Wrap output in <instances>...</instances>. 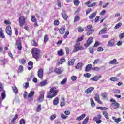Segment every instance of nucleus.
I'll list each match as a JSON object with an SVG mask.
<instances>
[{"label": "nucleus", "instance_id": "nucleus-1", "mask_svg": "<svg viewBox=\"0 0 124 124\" xmlns=\"http://www.w3.org/2000/svg\"><path fill=\"white\" fill-rule=\"evenodd\" d=\"M56 89H57L56 87H53L50 89L49 93H48L49 95H47V98L52 99L57 95V93H59V90H56Z\"/></svg>", "mask_w": 124, "mask_h": 124}, {"label": "nucleus", "instance_id": "nucleus-2", "mask_svg": "<svg viewBox=\"0 0 124 124\" xmlns=\"http://www.w3.org/2000/svg\"><path fill=\"white\" fill-rule=\"evenodd\" d=\"M32 55L36 61H39V58H40L39 49H37V48L32 49Z\"/></svg>", "mask_w": 124, "mask_h": 124}, {"label": "nucleus", "instance_id": "nucleus-3", "mask_svg": "<svg viewBox=\"0 0 124 124\" xmlns=\"http://www.w3.org/2000/svg\"><path fill=\"white\" fill-rule=\"evenodd\" d=\"M25 22H26V19L25 18V16H21L19 17V23L20 27H23V26L25 25Z\"/></svg>", "mask_w": 124, "mask_h": 124}, {"label": "nucleus", "instance_id": "nucleus-4", "mask_svg": "<svg viewBox=\"0 0 124 124\" xmlns=\"http://www.w3.org/2000/svg\"><path fill=\"white\" fill-rule=\"evenodd\" d=\"M44 91H42L40 93V95L39 96L38 98V101H39L40 102H42L43 100H44Z\"/></svg>", "mask_w": 124, "mask_h": 124}, {"label": "nucleus", "instance_id": "nucleus-5", "mask_svg": "<svg viewBox=\"0 0 124 124\" xmlns=\"http://www.w3.org/2000/svg\"><path fill=\"white\" fill-rule=\"evenodd\" d=\"M110 107L112 110H114V109H117V108L120 107V104L118 102L112 103L110 105Z\"/></svg>", "mask_w": 124, "mask_h": 124}, {"label": "nucleus", "instance_id": "nucleus-6", "mask_svg": "<svg viewBox=\"0 0 124 124\" xmlns=\"http://www.w3.org/2000/svg\"><path fill=\"white\" fill-rule=\"evenodd\" d=\"M16 44L17 46V49L19 51H21L23 49V46H22V42L20 40H17L16 41Z\"/></svg>", "mask_w": 124, "mask_h": 124}, {"label": "nucleus", "instance_id": "nucleus-7", "mask_svg": "<svg viewBox=\"0 0 124 124\" xmlns=\"http://www.w3.org/2000/svg\"><path fill=\"white\" fill-rule=\"evenodd\" d=\"M115 42H116V40L111 39L108 42L107 46H108V47L115 46Z\"/></svg>", "mask_w": 124, "mask_h": 124}, {"label": "nucleus", "instance_id": "nucleus-8", "mask_svg": "<svg viewBox=\"0 0 124 124\" xmlns=\"http://www.w3.org/2000/svg\"><path fill=\"white\" fill-rule=\"evenodd\" d=\"M91 2L92 1H91L90 0L88 1L85 3V5H87L88 7H93V6H95V5L97 4V2H93V3L91 4Z\"/></svg>", "mask_w": 124, "mask_h": 124}, {"label": "nucleus", "instance_id": "nucleus-9", "mask_svg": "<svg viewBox=\"0 0 124 124\" xmlns=\"http://www.w3.org/2000/svg\"><path fill=\"white\" fill-rule=\"evenodd\" d=\"M6 32L8 35H10L11 36L12 35V31L11 30V27L10 26H7L6 28Z\"/></svg>", "mask_w": 124, "mask_h": 124}, {"label": "nucleus", "instance_id": "nucleus-10", "mask_svg": "<svg viewBox=\"0 0 124 124\" xmlns=\"http://www.w3.org/2000/svg\"><path fill=\"white\" fill-rule=\"evenodd\" d=\"M92 42H93V38L90 37L87 40L86 43L84 44V46H85V47H88V46H90Z\"/></svg>", "mask_w": 124, "mask_h": 124}, {"label": "nucleus", "instance_id": "nucleus-11", "mask_svg": "<svg viewBox=\"0 0 124 124\" xmlns=\"http://www.w3.org/2000/svg\"><path fill=\"white\" fill-rule=\"evenodd\" d=\"M75 50H73V52H78V51H80L81 50H84V48L81 46H78V45H76L75 46Z\"/></svg>", "mask_w": 124, "mask_h": 124}, {"label": "nucleus", "instance_id": "nucleus-12", "mask_svg": "<svg viewBox=\"0 0 124 124\" xmlns=\"http://www.w3.org/2000/svg\"><path fill=\"white\" fill-rule=\"evenodd\" d=\"M100 78H101V75L95 76V77L90 78V80L96 81H98V80H99V79H100Z\"/></svg>", "mask_w": 124, "mask_h": 124}, {"label": "nucleus", "instance_id": "nucleus-13", "mask_svg": "<svg viewBox=\"0 0 124 124\" xmlns=\"http://www.w3.org/2000/svg\"><path fill=\"white\" fill-rule=\"evenodd\" d=\"M38 76L40 79L43 78V69H40L38 71Z\"/></svg>", "mask_w": 124, "mask_h": 124}, {"label": "nucleus", "instance_id": "nucleus-14", "mask_svg": "<svg viewBox=\"0 0 124 124\" xmlns=\"http://www.w3.org/2000/svg\"><path fill=\"white\" fill-rule=\"evenodd\" d=\"M93 90H94V87H89L85 91V93H86V94H89V93H91L92 91H93Z\"/></svg>", "mask_w": 124, "mask_h": 124}, {"label": "nucleus", "instance_id": "nucleus-15", "mask_svg": "<svg viewBox=\"0 0 124 124\" xmlns=\"http://www.w3.org/2000/svg\"><path fill=\"white\" fill-rule=\"evenodd\" d=\"M74 62H75V59H70L68 62V65L69 66L74 65Z\"/></svg>", "mask_w": 124, "mask_h": 124}, {"label": "nucleus", "instance_id": "nucleus-16", "mask_svg": "<svg viewBox=\"0 0 124 124\" xmlns=\"http://www.w3.org/2000/svg\"><path fill=\"white\" fill-rule=\"evenodd\" d=\"M107 28H104L100 31L98 34L99 35H100L101 34H104L105 33H107Z\"/></svg>", "mask_w": 124, "mask_h": 124}, {"label": "nucleus", "instance_id": "nucleus-17", "mask_svg": "<svg viewBox=\"0 0 124 124\" xmlns=\"http://www.w3.org/2000/svg\"><path fill=\"white\" fill-rule=\"evenodd\" d=\"M93 65L90 64L87 65L85 67V71L86 72H89L93 68Z\"/></svg>", "mask_w": 124, "mask_h": 124}, {"label": "nucleus", "instance_id": "nucleus-18", "mask_svg": "<svg viewBox=\"0 0 124 124\" xmlns=\"http://www.w3.org/2000/svg\"><path fill=\"white\" fill-rule=\"evenodd\" d=\"M12 88L14 93H15V94H18V88L16 87V86L14 85V86H12Z\"/></svg>", "mask_w": 124, "mask_h": 124}, {"label": "nucleus", "instance_id": "nucleus-19", "mask_svg": "<svg viewBox=\"0 0 124 124\" xmlns=\"http://www.w3.org/2000/svg\"><path fill=\"white\" fill-rule=\"evenodd\" d=\"M35 93L34 91H31L29 93L28 97H27V99H29V98H31V97L34 95Z\"/></svg>", "mask_w": 124, "mask_h": 124}, {"label": "nucleus", "instance_id": "nucleus-20", "mask_svg": "<svg viewBox=\"0 0 124 124\" xmlns=\"http://www.w3.org/2000/svg\"><path fill=\"white\" fill-rule=\"evenodd\" d=\"M59 102H60V98H59V97H56L53 100V105H58Z\"/></svg>", "mask_w": 124, "mask_h": 124}, {"label": "nucleus", "instance_id": "nucleus-21", "mask_svg": "<svg viewBox=\"0 0 124 124\" xmlns=\"http://www.w3.org/2000/svg\"><path fill=\"white\" fill-rule=\"evenodd\" d=\"M86 117V114H83L82 115H80V116L77 117L76 118L77 121H81L84 119Z\"/></svg>", "mask_w": 124, "mask_h": 124}, {"label": "nucleus", "instance_id": "nucleus-22", "mask_svg": "<svg viewBox=\"0 0 124 124\" xmlns=\"http://www.w3.org/2000/svg\"><path fill=\"white\" fill-rule=\"evenodd\" d=\"M118 63L116 59H113L109 62V64H118Z\"/></svg>", "mask_w": 124, "mask_h": 124}, {"label": "nucleus", "instance_id": "nucleus-23", "mask_svg": "<svg viewBox=\"0 0 124 124\" xmlns=\"http://www.w3.org/2000/svg\"><path fill=\"white\" fill-rule=\"evenodd\" d=\"M112 119L115 123H120L121 121H122V118L121 117H119L118 118H116L115 117H112Z\"/></svg>", "mask_w": 124, "mask_h": 124}, {"label": "nucleus", "instance_id": "nucleus-24", "mask_svg": "<svg viewBox=\"0 0 124 124\" xmlns=\"http://www.w3.org/2000/svg\"><path fill=\"white\" fill-rule=\"evenodd\" d=\"M59 32L61 34H63V33L65 32V27H62L59 30Z\"/></svg>", "mask_w": 124, "mask_h": 124}, {"label": "nucleus", "instance_id": "nucleus-25", "mask_svg": "<svg viewBox=\"0 0 124 124\" xmlns=\"http://www.w3.org/2000/svg\"><path fill=\"white\" fill-rule=\"evenodd\" d=\"M96 12H94L92 14H91L89 16V19H91V20L93 19V18L96 16Z\"/></svg>", "mask_w": 124, "mask_h": 124}, {"label": "nucleus", "instance_id": "nucleus-26", "mask_svg": "<svg viewBox=\"0 0 124 124\" xmlns=\"http://www.w3.org/2000/svg\"><path fill=\"white\" fill-rule=\"evenodd\" d=\"M62 17L63 18V19L64 20H67L68 18V16H67V15L65 13V12H63L62 13Z\"/></svg>", "mask_w": 124, "mask_h": 124}, {"label": "nucleus", "instance_id": "nucleus-27", "mask_svg": "<svg viewBox=\"0 0 124 124\" xmlns=\"http://www.w3.org/2000/svg\"><path fill=\"white\" fill-rule=\"evenodd\" d=\"M55 72L56 73H57V74H61L62 73V69L61 68H58L55 69Z\"/></svg>", "mask_w": 124, "mask_h": 124}, {"label": "nucleus", "instance_id": "nucleus-28", "mask_svg": "<svg viewBox=\"0 0 124 124\" xmlns=\"http://www.w3.org/2000/svg\"><path fill=\"white\" fill-rule=\"evenodd\" d=\"M0 37H1V38H5V36L3 33V30L1 28H0Z\"/></svg>", "mask_w": 124, "mask_h": 124}, {"label": "nucleus", "instance_id": "nucleus-29", "mask_svg": "<svg viewBox=\"0 0 124 124\" xmlns=\"http://www.w3.org/2000/svg\"><path fill=\"white\" fill-rule=\"evenodd\" d=\"M61 100L62 102H61L60 106H61V107H62L63 106H64V105H65V99H64V98L62 97L61 98Z\"/></svg>", "mask_w": 124, "mask_h": 124}, {"label": "nucleus", "instance_id": "nucleus-30", "mask_svg": "<svg viewBox=\"0 0 124 124\" xmlns=\"http://www.w3.org/2000/svg\"><path fill=\"white\" fill-rule=\"evenodd\" d=\"M48 84L47 80H44L43 81H42L40 83V85L41 87H43V86H46Z\"/></svg>", "mask_w": 124, "mask_h": 124}, {"label": "nucleus", "instance_id": "nucleus-31", "mask_svg": "<svg viewBox=\"0 0 124 124\" xmlns=\"http://www.w3.org/2000/svg\"><path fill=\"white\" fill-rule=\"evenodd\" d=\"M110 80H111L112 82H116V81H119V78L112 77L110 78Z\"/></svg>", "mask_w": 124, "mask_h": 124}, {"label": "nucleus", "instance_id": "nucleus-32", "mask_svg": "<svg viewBox=\"0 0 124 124\" xmlns=\"http://www.w3.org/2000/svg\"><path fill=\"white\" fill-rule=\"evenodd\" d=\"M17 119H18V115H16L14 116V117L13 118V119L11 121V124H14V123H15Z\"/></svg>", "mask_w": 124, "mask_h": 124}, {"label": "nucleus", "instance_id": "nucleus-33", "mask_svg": "<svg viewBox=\"0 0 124 124\" xmlns=\"http://www.w3.org/2000/svg\"><path fill=\"white\" fill-rule=\"evenodd\" d=\"M78 21H80V16H79L77 15L75 16L74 23H76L77 22H78Z\"/></svg>", "mask_w": 124, "mask_h": 124}, {"label": "nucleus", "instance_id": "nucleus-34", "mask_svg": "<svg viewBox=\"0 0 124 124\" xmlns=\"http://www.w3.org/2000/svg\"><path fill=\"white\" fill-rule=\"evenodd\" d=\"M103 115L104 116L105 118L107 119V120H109V117H108V113L107 111H104L103 112Z\"/></svg>", "mask_w": 124, "mask_h": 124}, {"label": "nucleus", "instance_id": "nucleus-35", "mask_svg": "<svg viewBox=\"0 0 124 124\" xmlns=\"http://www.w3.org/2000/svg\"><path fill=\"white\" fill-rule=\"evenodd\" d=\"M100 119H101V115H100V114H99L98 115H97V117H95L94 118H93V121H97L98 120H100Z\"/></svg>", "mask_w": 124, "mask_h": 124}, {"label": "nucleus", "instance_id": "nucleus-36", "mask_svg": "<svg viewBox=\"0 0 124 124\" xmlns=\"http://www.w3.org/2000/svg\"><path fill=\"white\" fill-rule=\"evenodd\" d=\"M94 32V30H89V31L87 32V35H90V34H93Z\"/></svg>", "mask_w": 124, "mask_h": 124}, {"label": "nucleus", "instance_id": "nucleus-37", "mask_svg": "<svg viewBox=\"0 0 124 124\" xmlns=\"http://www.w3.org/2000/svg\"><path fill=\"white\" fill-rule=\"evenodd\" d=\"M83 66V64L82 63H78L76 66V68L77 69H79V68H81Z\"/></svg>", "mask_w": 124, "mask_h": 124}, {"label": "nucleus", "instance_id": "nucleus-38", "mask_svg": "<svg viewBox=\"0 0 124 124\" xmlns=\"http://www.w3.org/2000/svg\"><path fill=\"white\" fill-rule=\"evenodd\" d=\"M90 100L91 106L92 107H94V106H95V103H94V101H93V98H91Z\"/></svg>", "mask_w": 124, "mask_h": 124}, {"label": "nucleus", "instance_id": "nucleus-39", "mask_svg": "<svg viewBox=\"0 0 124 124\" xmlns=\"http://www.w3.org/2000/svg\"><path fill=\"white\" fill-rule=\"evenodd\" d=\"M48 40H49V37L48 36V35H46L44 37V42L46 43V42H47V41H48Z\"/></svg>", "mask_w": 124, "mask_h": 124}, {"label": "nucleus", "instance_id": "nucleus-40", "mask_svg": "<svg viewBox=\"0 0 124 124\" xmlns=\"http://www.w3.org/2000/svg\"><path fill=\"white\" fill-rule=\"evenodd\" d=\"M121 26H122V23L119 22L115 25L114 29L115 30H117V29H119V28H120V27H121Z\"/></svg>", "mask_w": 124, "mask_h": 124}, {"label": "nucleus", "instance_id": "nucleus-41", "mask_svg": "<svg viewBox=\"0 0 124 124\" xmlns=\"http://www.w3.org/2000/svg\"><path fill=\"white\" fill-rule=\"evenodd\" d=\"M67 81V78H64L60 83L61 85H64Z\"/></svg>", "mask_w": 124, "mask_h": 124}, {"label": "nucleus", "instance_id": "nucleus-42", "mask_svg": "<svg viewBox=\"0 0 124 124\" xmlns=\"http://www.w3.org/2000/svg\"><path fill=\"white\" fill-rule=\"evenodd\" d=\"M88 122H89V117H87L85 118V119H84L82 124H87V123H88Z\"/></svg>", "mask_w": 124, "mask_h": 124}, {"label": "nucleus", "instance_id": "nucleus-43", "mask_svg": "<svg viewBox=\"0 0 124 124\" xmlns=\"http://www.w3.org/2000/svg\"><path fill=\"white\" fill-rule=\"evenodd\" d=\"M36 112H40L41 111V105H39L36 109Z\"/></svg>", "mask_w": 124, "mask_h": 124}, {"label": "nucleus", "instance_id": "nucleus-44", "mask_svg": "<svg viewBox=\"0 0 124 124\" xmlns=\"http://www.w3.org/2000/svg\"><path fill=\"white\" fill-rule=\"evenodd\" d=\"M74 3L75 5L78 6V5H79V4H80V1H79L78 0H75V1H74Z\"/></svg>", "mask_w": 124, "mask_h": 124}, {"label": "nucleus", "instance_id": "nucleus-45", "mask_svg": "<svg viewBox=\"0 0 124 124\" xmlns=\"http://www.w3.org/2000/svg\"><path fill=\"white\" fill-rule=\"evenodd\" d=\"M92 70H94V71H99V70H100V68L95 67H94V68H92Z\"/></svg>", "mask_w": 124, "mask_h": 124}, {"label": "nucleus", "instance_id": "nucleus-46", "mask_svg": "<svg viewBox=\"0 0 124 124\" xmlns=\"http://www.w3.org/2000/svg\"><path fill=\"white\" fill-rule=\"evenodd\" d=\"M6 96V95L5 94V91H4L3 93H1V97L2 99H4Z\"/></svg>", "mask_w": 124, "mask_h": 124}, {"label": "nucleus", "instance_id": "nucleus-47", "mask_svg": "<svg viewBox=\"0 0 124 124\" xmlns=\"http://www.w3.org/2000/svg\"><path fill=\"white\" fill-rule=\"evenodd\" d=\"M65 62V58H62L60 61H59V63L60 64H62V63H63Z\"/></svg>", "mask_w": 124, "mask_h": 124}, {"label": "nucleus", "instance_id": "nucleus-48", "mask_svg": "<svg viewBox=\"0 0 124 124\" xmlns=\"http://www.w3.org/2000/svg\"><path fill=\"white\" fill-rule=\"evenodd\" d=\"M31 21H32V22H35L37 21L36 17H35V16H31Z\"/></svg>", "mask_w": 124, "mask_h": 124}, {"label": "nucleus", "instance_id": "nucleus-49", "mask_svg": "<svg viewBox=\"0 0 124 124\" xmlns=\"http://www.w3.org/2000/svg\"><path fill=\"white\" fill-rule=\"evenodd\" d=\"M58 54L59 55V56H62V55H63V51H62V49L58 51Z\"/></svg>", "mask_w": 124, "mask_h": 124}, {"label": "nucleus", "instance_id": "nucleus-50", "mask_svg": "<svg viewBox=\"0 0 124 124\" xmlns=\"http://www.w3.org/2000/svg\"><path fill=\"white\" fill-rule=\"evenodd\" d=\"M71 79L73 81H76V79H77V77L75 76H73L71 77Z\"/></svg>", "mask_w": 124, "mask_h": 124}, {"label": "nucleus", "instance_id": "nucleus-51", "mask_svg": "<svg viewBox=\"0 0 124 124\" xmlns=\"http://www.w3.org/2000/svg\"><path fill=\"white\" fill-rule=\"evenodd\" d=\"M67 117H68L67 116H66L63 114H61V118L63 120H65V119H67Z\"/></svg>", "mask_w": 124, "mask_h": 124}, {"label": "nucleus", "instance_id": "nucleus-52", "mask_svg": "<svg viewBox=\"0 0 124 124\" xmlns=\"http://www.w3.org/2000/svg\"><path fill=\"white\" fill-rule=\"evenodd\" d=\"M94 98L96 101H98V100H99V95L96 94Z\"/></svg>", "mask_w": 124, "mask_h": 124}, {"label": "nucleus", "instance_id": "nucleus-53", "mask_svg": "<svg viewBox=\"0 0 124 124\" xmlns=\"http://www.w3.org/2000/svg\"><path fill=\"white\" fill-rule=\"evenodd\" d=\"M16 35L17 36L19 35V31H18V29L16 28H14Z\"/></svg>", "mask_w": 124, "mask_h": 124}, {"label": "nucleus", "instance_id": "nucleus-54", "mask_svg": "<svg viewBox=\"0 0 124 124\" xmlns=\"http://www.w3.org/2000/svg\"><path fill=\"white\" fill-rule=\"evenodd\" d=\"M89 52L91 54H93L94 49L93 47H90L89 48Z\"/></svg>", "mask_w": 124, "mask_h": 124}, {"label": "nucleus", "instance_id": "nucleus-55", "mask_svg": "<svg viewBox=\"0 0 124 124\" xmlns=\"http://www.w3.org/2000/svg\"><path fill=\"white\" fill-rule=\"evenodd\" d=\"M84 39V36H82L81 37L78 38L77 40V42H79L80 41H82Z\"/></svg>", "mask_w": 124, "mask_h": 124}, {"label": "nucleus", "instance_id": "nucleus-56", "mask_svg": "<svg viewBox=\"0 0 124 124\" xmlns=\"http://www.w3.org/2000/svg\"><path fill=\"white\" fill-rule=\"evenodd\" d=\"M101 96H102L103 98L105 99L107 96V94L106 93H104L101 94Z\"/></svg>", "mask_w": 124, "mask_h": 124}, {"label": "nucleus", "instance_id": "nucleus-57", "mask_svg": "<svg viewBox=\"0 0 124 124\" xmlns=\"http://www.w3.org/2000/svg\"><path fill=\"white\" fill-rule=\"evenodd\" d=\"M56 117L57 115L53 114L50 117V120H51V121H53V120H55V119H56Z\"/></svg>", "mask_w": 124, "mask_h": 124}, {"label": "nucleus", "instance_id": "nucleus-58", "mask_svg": "<svg viewBox=\"0 0 124 124\" xmlns=\"http://www.w3.org/2000/svg\"><path fill=\"white\" fill-rule=\"evenodd\" d=\"M54 24L55 26H58V25L60 24V21H59V20H55L54 21Z\"/></svg>", "mask_w": 124, "mask_h": 124}, {"label": "nucleus", "instance_id": "nucleus-59", "mask_svg": "<svg viewBox=\"0 0 124 124\" xmlns=\"http://www.w3.org/2000/svg\"><path fill=\"white\" fill-rule=\"evenodd\" d=\"M31 44L32 45H33V46H37V43H36V42H35V41L33 40L31 42Z\"/></svg>", "mask_w": 124, "mask_h": 124}, {"label": "nucleus", "instance_id": "nucleus-60", "mask_svg": "<svg viewBox=\"0 0 124 124\" xmlns=\"http://www.w3.org/2000/svg\"><path fill=\"white\" fill-rule=\"evenodd\" d=\"M20 62L21 63H22V64H25V63H26V60L24 59H21L20 60Z\"/></svg>", "mask_w": 124, "mask_h": 124}, {"label": "nucleus", "instance_id": "nucleus-61", "mask_svg": "<svg viewBox=\"0 0 124 124\" xmlns=\"http://www.w3.org/2000/svg\"><path fill=\"white\" fill-rule=\"evenodd\" d=\"M84 77H87V78H90L91 76V74L90 73H86L84 75Z\"/></svg>", "mask_w": 124, "mask_h": 124}, {"label": "nucleus", "instance_id": "nucleus-62", "mask_svg": "<svg viewBox=\"0 0 124 124\" xmlns=\"http://www.w3.org/2000/svg\"><path fill=\"white\" fill-rule=\"evenodd\" d=\"M124 33H121L120 35H119V38L120 39H122V38H124Z\"/></svg>", "mask_w": 124, "mask_h": 124}, {"label": "nucleus", "instance_id": "nucleus-63", "mask_svg": "<svg viewBox=\"0 0 124 124\" xmlns=\"http://www.w3.org/2000/svg\"><path fill=\"white\" fill-rule=\"evenodd\" d=\"M23 66L20 65L19 67V72H22V71H23Z\"/></svg>", "mask_w": 124, "mask_h": 124}, {"label": "nucleus", "instance_id": "nucleus-64", "mask_svg": "<svg viewBox=\"0 0 124 124\" xmlns=\"http://www.w3.org/2000/svg\"><path fill=\"white\" fill-rule=\"evenodd\" d=\"M25 119H21V120L20 121V124H25Z\"/></svg>", "mask_w": 124, "mask_h": 124}]
</instances>
